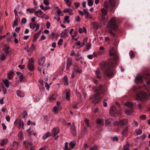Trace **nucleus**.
Segmentation results:
<instances>
[{
    "label": "nucleus",
    "instance_id": "1",
    "mask_svg": "<svg viewBox=\"0 0 150 150\" xmlns=\"http://www.w3.org/2000/svg\"><path fill=\"white\" fill-rule=\"evenodd\" d=\"M109 52L111 56H113V59L109 60L108 63V66L110 67H114L116 66V61L118 59L117 53L115 51V49L113 47L110 48Z\"/></svg>",
    "mask_w": 150,
    "mask_h": 150
},
{
    "label": "nucleus",
    "instance_id": "2",
    "mask_svg": "<svg viewBox=\"0 0 150 150\" xmlns=\"http://www.w3.org/2000/svg\"><path fill=\"white\" fill-rule=\"evenodd\" d=\"M148 97V96L144 92L141 91L137 95L136 98L139 100L143 99H146Z\"/></svg>",
    "mask_w": 150,
    "mask_h": 150
},
{
    "label": "nucleus",
    "instance_id": "3",
    "mask_svg": "<svg viewBox=\"0 0 150 150\" xmlns=\"http://www.w3.org/2000/svg\"><path fill=\"white\" fill-rule=\"evenodd\" d=\"M109 26L110 27L115 30L117 27V25L116 24V19L115 18H113L110 21Z\"/></svg>",
    "mask_w": 150,
    "mask_h": 150
},
{
    "label": "nucleus",
    "instance_id": "4",
    "mask_svg": "<svg viewBox=\"0 0 150 150\" xmlns=\"http://www.w3.org/2000/svg\"><path fill=\"white\" fill-rule=\"evenodd\" d=\"M34 62L33 58L31 57L29 59L28 62V67L30 71H33L34 69V67L33 63Z\"/></svg>",
    "mask_w": 150,
    "mask_h": 150
},
{
    "label": "nucleus",
    "instance_id": "5",
    "mask_svg": "<svg viewBox=\"0 0 150 150\" xmlns=\"http://www.w3.org/2000/svg\"><path fill=\"white\" fill-rule=\"evenodd\" d=\"M104 73L106 76L108 77H110L113 75V71L111 69H108L105 70Z\"/></svg>",
    "mask_w": 150,
    "mask_h": 150
},
{
    "label": "nucleus",
    "instance_id": "6",
    "mask_svg": "<svg viewBox=\"0 0 150 150\" xmlns=\"http://www.w3.org/2000/svg\"><path fill=\"white\" fill-rule=\"evenodd\" d=\"M30 29H34L36 28L35 31L38 30L39 28L40 25L39 24H37L36 23H31L30 25Z\"/></svg>",
    "mask_w": 150,
    "mask_h": 150
},
{
    "label": "nucleus",
    "instance_id": "7",
    "mask_svg": "<svg viewBox=\"0 0 150 150\" xmlns=\"http://www.w3.org/2000/svg\"><path fill=\"white\" fill-rule=\"evenodd\" d=\"M59 129L58 127L54 128L52 129V134L53 137H55L59 132Z\"/></svg>",
    "mask_w": 150,
    "mask_h": 150
},
{
    "label": "nucleus",
    "instance_id": "8",
    "mask_svg": "<svg viewBox=\"0 0 150 150\" xmlns=\"http://www.w3.org/2000/svg\"><path fill=\"white\" fill-rule=\"evenodd\" d=\"M9 48V47L8 45H4L3 46V50L4 52L5 53L6 55L8 54L9 53L8 50Z\"/></svg>",
    "mask_w": 150,
    "mask_h": 150
},
{
    "label": "nucleus",
    "instance_id": "9",
    "mask_svg": "<svg viewBox=\"0 0 150 150\" xmlns=\"http://www.w3.org/2000/svg\"><path fill=\"white\" fill-rule=\"evenodd\" d=\"M71 131L74 136L76 135V132L75 130V127L74 123H72L70 128Z\"/></svg>",
    "mask_w": 150,
    "mask_h": 150
},
{
    "label": "nucleus",
    "instance_id": "10",
    "mask_svg": "<svg viewBox=\"0 0 150 150\" xmlns=\"http://www.w3.org/2000/svg\"><path fill=\"white\" fill-rule=\"evenodd\" d=\"M45 58L44 57H42L40 58L38 60L39 65L40 66H42L45 63Z\"/></svg>",
    "mask_w": 150,
    "mask_h": 150
},
{
    "label": "nucleus",
    "instance_id": "11",
    "mask_svg": "<svg viewBox=\"0 0 150 150\" xmlns=\"http://www.w3.org/2000/svg\"><path fill=\"white\" fill-rule=\"evenodd\" d=\"M72 64V60L70 58H68L67 59V66L66 68V69L68 70Z\"/></svg>",
    "mask_w": 150,
    "mask_h": 150
},
{
    "label": "nucleus",
    "instance_id": "12",
    "mask_svg": "<svg viewBox=\"0 0 150 150\" xmlns=\"http://www.w3.org/2000/svg\"><path fill=\"white\" fill-rule=\"evenodd\" d=\"M59 35L56 33H52L51 35H50V37L52 38V40L54 39L56 40L59 37Z\"/></svg>",
    "mask_w": 150,
    "mask_h": 150
},
{
    "label": "nucleus",
    "instance_id": "13",
    "mask_svg": "<svg viewBox=\"0 0 150 150\" xmlns=\"http://www.w3.org/2000/svg\"><path fill=\"white\" fill-rule=\"evenodd\" d=\"M68 34L67 29H65L61 34V36L62 38H64L67 36Z\"/></svg>",
    "mask_w": 150,
    "mask_h": 150
},
{
    "label": "nucleus",
    "instance_id": "14",
    "mask_svg": "<svg viewBox=\"0 0 150 150\" xmlns=\"http://www.w3.org/2000/svg\"><path fill=\"white\" fill-rule=\"evenodd\" d=\"M133 108H132L130 109H127L125 111V114L127 115H129L133 112Z\"/></svg>",
    "mask_w": 150,
    "mask_h": 150
},
{
    "label": "nucleus",
    "instance_id": "15",
    "mask_svg": "<svg viewBox=\"0 0 150 150\" xmlns=\"http://www.w3.org/2000/svg\"><path fill=\"white\" fill-rule=\"evenodd\" d=\"M43 13V12L40 9L35 12V14L38 17H40Z\"/></svg>",
    "mask_w": 150,
    "mask_h": 150
},
{
    "label": "nucleus",
    "instance_id": "16",
    "mask_svg": "<svg viewBox=\"0 0 150 150\" xmlns=\"http://www.w3.org/2000/svg\"><path fill=\"white\" fill-rule=\"evenodd\" d=\"M35 46L32 44L30 48L27 50V52H29L32 53L35 50Z\"/></svg>",
    "mask_w": 150,
    "mask_h": 150
},
{
    "label": "nucleus",
    "instance_id": "17",
    "mask_svg": "<svg viewBox=\"0 0 150 150\" xmlns=\"http://www.w3.org/2000/svg\"><path fill=\"white\" fill-rule=\"evenodd\" d=\"M2 81L5 85L8 88L9 86L10 82L7 79H3Z\"/></svg>",
    "mask_w": 150,
    "mask_h": 150
},
{
    "label": "nucleus",
    "instance_id": "18",
    "mask_svg": "<svg viewBox=\"0 0 150 150\" xmlns=\"http://www.w3.org/2000/svg\"><path fill=\"white\" fill-rule=\"evenodd\" d=\"M114 123V120L111 119H108L106 121L105 124L109 125Z\"/></svg>",
    "mask_w": 150,
    "mask_h": 150
},
{
    "label": "nucleus",
    "instance_id": "19",
    "mask_svg": "<svg viewBox=\"0 0 150 150\" xmlns=\"http://www.w3.org/2000/svg\"><path fill=\"white\" fill-rule=\"evenodd\" d=\"M16 94L18 96L20 97H23L24 96V93L22 92L20 90H18L16 91Z\"/></svg>",
    "mask_w": 150,
    "mask_h": 150
},
{
    "label": "nucleus",
    "instance_id": "20",
    "mask_svg": "<svg viewBox=\"0 0 150 150\" xmlns=\"http://www.w3.org/2000/svg\"><path fill=\"white\" fill-rule=\"evenodd\" d=\"M24 145L26 149H28L29 145L32 146V144L31 142H28L26 141L23 142Z\"/></svg>",
    "mask_w": 150,
    "mask_h": 150
},
{
    "label": "nucleus",
    "instance_id": "21",
    "mask_svg": "<svg viewBox=\"0 0 150 150\" xmlns=\"http://www.w3.org/2000/svg\"><path fill=\"white\" fill-rule=\"evenodd\" d=\"M101 69L103 70L104 69L106 68V64L105 62L104 61L100 63Z\"/></svg>",
    "mask_w": 150,
    "mask_h": 150
},
{
    "label": "nucleus",
    "instance_id": "22",
    "mask_svg": "<svg viewBox=\"0 0 150 150\" xmlns=\"http://www.w3.org/2000/svg\"><path fill=\"white\" fill-rule=\"evenodd\" d=\"M51 134L49 132H47L45 133L42 137V139L43 140L46 139L48 137L51 135Z\"/></svg>",
    "mask_w": 150,
    "mask_h": 150
},
{
    "label": "nucleus",
    "instance_id": "23",
    "mask_svg": "<svg viewBox=\"0 0 150 150\" xmlns=\"http://www.w3.org/2000/svg\"><path fill=\"white\" fill-rule=\"evenodd\" d=\"M128 123V120L127 119H125L120 122V124L122 125H127Z\"/></svg>",
    "mask_w": 150,
    "mask_h": 150
},
{
    "label": "nucleus",
    "instance_id": "24",
    "mask_svg": "<svg viewBox=\"0 0 150 150\" xmlns=\"http://www.w3.org/2000/svg\"><path fill=\"white\" fill-rule=\"evenodd\" d=\"M97 123L99 125L103 126L104 125V120L102 119H98L97 121Z\"/></svg>",
    "mask_w": 150,
    "mask_h": 150
},
{
    "label": "nucleus",
    "instance_id": "25",
    "mask_svg": "<svg viewBox=\"0 0 150 150\" xmlns=\"http://www.w3.org/2000/svg\"><path fill=\"white\" fill-rule=\"evenodd\" d=\"M95 74L96 76V78H100L101 77V73L99 69L96 70L95 72Z\"/></svg>",
    "mask_w": 150,
    "mask_h": 150
},
{
    "label": "nucleus",
    "instance_id": "26",
    "mask_svg": "<svg viewBox=\"0 0 150 150\" xmlns=\"http://www.w3.org/2000/svg\"><path fill=\"white\" fill-rule=\"evenodd\" d=\"M14 74L13 71H10L7 74V77L9 79H11L13 78V76Z\"/></svg>",
    "mask_w": 150,
    "mask_h": 150
},
{
    "label": "nucleus",
    "instance_id": "27",
    "mask_svg": "<svg viewBox=\"0 0 150 150\" xmlns=\"http://www.w3.org/2000/svg\"><path fill=\"white\" fill-rule=\"evenodd\" d=\"M128 130V128L127 127L124 129L122 132V134L124 136L126 137L127 135V132Z\"/></svg>",
    "mask_w": 150,
    "mask_h": 150
},
{
    "label": "nucleus",
    "instance_id": "28",
    "mask_svg": "<svg viewBox=\"0 0 150 150\" xmlns=\"http://www.w3.org/2000/svg\"><path fill=\"white\" fill-rule=\"evenodd\" d=\"M92 25L94 28L96 29L98 28L100 26V24L99 23L95 22L92 23Z\"/></svg>",
    "mask_w": 150,
    "mask_h": 150
},
{
    "label": "nucleus",
    "instance_id": "29",
    "mask_svg": "<svg viewBox=\"0 0 150 150\" xmlns=\"http://www.w3.org/2000/svg\"><path fill=\"white\" fill-rule=\"evenodd\" d=\"M94 99L93 100V102L95 104L97 103L100 100V98H96V97L97 96V95H95L93 96Z\"/></svg>",
    "mask_w": 150,
    "mask_h": 150
},
{
    "label": "nucleus",
    "instance_id": "30",
    "mask_svg": "<svg viewBox=\"0 0 150 150\" xmlns=\"http://www.w3.org/2000/svg\"><path fill=\"white\" fill-rule=\"evenodd\" d=\"M135 81H138V82H141L142 81V77L140 76H137L135 79Z\"/></svg>",
    "mask_w": 150,
    "mask_h": 150
},
{
    "label": "nucleus",
    "instance_id": "31",
    "mask_svg": "<svg viewBox=\"0 0 150 150\" xmlns=\"http://www.w3.org/2000/svg\"><path fill=\"white\" fill-rule=\"evenodd\" d=\"M19 128L23 129L24 128V122L23 121L19 120L18 121Z\"/></svg>",
    "mask_w": 150,
    "mask_h": 150
},
{
    "label": "nucleus",
    "instance_id": "32",
    "mask_svg": "<svg viewBox=\"0 0 150 150\" xmlns=\"http://www.w3.org/2000/svg\"><path fill=\"white\" fill-rule=\"evenodd\" d=\"M6 59V56L3 53H1L0 55V60L1 61H4Z\"/></svg>",
    "mask_w": 150,
    "mask_h": 150
},
{
    "label": "nucleus",
    "instance_id": "33",
    "mask_svg": "<svg viewBox=\"0 0 150 150\" xmlns=\"http://www.w3.org/2000/svg\"><path fill=\"white\" fill-rule=\"evenodd\" d=\"M64 83L65 85H67L68 84V83L67 80V76L65 75L64 77Z\"/></svg>",
    "mask_w": 150,
    "mask_h": 150
},
{
    "label": "nucleus",
    "instance_id": "34",
    "mask_svg": "<svg viewBox=\"0 0 150 150\" xmlns=\"http://www.w3.org/2000/svg\"><path fill=\"white\" fill-rule=\"evenodd\" d=\"M87 41V38H84L83 40V42L81 43V46L80 47L78 48L79 49L80 48L82 47L83 46L85 45V43H86Z\"/></svg>",
    "mask_w": 150,
    "mask_h": 150
},
{
    "label": "nucleus",
    "instance_id": "35",
    "mask_svg": "<svg viewBox=\"0 0 150 150\" xmlns=\"http://www.w3.org/2000/svg\"><path fill=\"white\" fill-rule=\"evenodd\" d=\"M142 130L140 129H137L135 130V132L136 134L137 135H140L142 133Z\"/></svg>",
    "mask_w": 150,
    "mask_h": 150
},
{
    "label": "nucleus",
    "instance_id": "36",
    "mask_svg": "<svg viewBox=\"0 0 150 150\" xmlns=\"http://www.w3.org/2000/svg\"><path fill=\"white\" fill-rule=\"evenodd\" d=\"M79 31L80 33H82L83 32L86 33L87 31L86 29L84 27H83L82 28H80L79 29Z\"/></svg>",
    "mask_w": 150,
    "mask_h": 150
},
{
    "label": "nucleus",
    "instance_id": "37",
    "mask_svg": "<svg viewBox=\"0 0 150 150\" xmlns=\"http://www.w3.org/2000/svg\"><path fill=\"white\" fill-rule=\"evenodd\" d=\"M101 11L103 16H106L107 15V12L105 9L103 8H102L101 9Z\"/></svg>",
    "mask_w": 150,
    "mask_h": 150
},
{
    "label": "nucleus",
    "instance_id": "38",
    "mask_svg": "<svg viewBox=\"0 0 150 150\" xmlns=\"http://www.w3.org/2000/svg\"><path fill=\"white\" fill-rule=\"evenodd\" d=\"M8 142V139H4L2 140L1 143V146H3L5 145Z\"/></svg>",
    "mask_w": 150,
    "mask_h": 150
},
{
    "label": "nucleus",
    "instance_id": "39",
    "mask_svg": "<svg viewBox=\"0 0 150 150\" xmlns=\"http://www.w3.org/2000/svg\"><path fill=\"white\" fill-rule=\"evenodd\" d=\"M110 4V9L111 11L113 12L114 8L115 6V3Z\"/></svg>",
    "mask_w": 150,
    "mask_h": 150
},
{
    "label": "nucleus",
    "instance_id": "40",
    "mask_svg": "<svg viewBox=\"0 0 150 150\" xmlns=\"http://www.w3.org/2000/svg\"><path fill=\"white\" fill-rule=\"evenodd\" d=\"M18 136L19 138L21 140H22L23 139V133L22 132H19L18 134Z\"/></svg>",
    "mask_w": 150,
    "mask_h": 150
},
{
    "label": "nucleus",
    "instance_id": "41",
    "mask_svg": "<svg viewBox=\"0 0 150 150\" xmlns=\"http://www.w3.org/2000/svg\"><path fill=\"white\" fill-rule=\"evenodd\" d=\"M40 6L42 9L44 10L45 11L50 8V7L49 6L44 7L42 5H40Z\"/></svg>",
    "mask_w": 150,
    "mask_h": 150
},
{
    "label": "nucleus",
    "instance_id": "42",
    "mask_svg": "<svg viewBox=\"0 0 150 150\" xmlns=\"http://www.w3.org/2000/svg\"><path fill=\"white\" fill-rule=\"evenodd\" d=\"M60 108H58L57 106H54L53 107V111L55 113H57L58 112V109Z\"/></svg>",
    "mask_w": 150,
    "mask_h": 150
},
{
    "label": "nucleus",
    "instance_id": "43",
    "mask_svg": "<svg viewBox=\"0 0 150 150\" xmlns=\"http://www.w3.org/2000/svg\"><path fill=\"white\" fill-rule=\"evenodd\" d=\"M129 144L128 143H127L126 145H125L123 147V150H129Z\"/></svg>",
    "mask_w": 150,
    "mask_h": 150
},
{
    "label": "nucleus",
    "instance_id": "44",
    "mask_svg": "<svg viewBox=\"0 0 150 150\" xmlns=\"http://www.w3.org/2000/svg\"><path fill=\"white\" fill-rule=\"evenodd\" d=\"M76 145V143L74 142H71L69 143V145L70 148L71 149H72Z\"/></svg>",
    "mask_w": 150,
    "mask_h": 150
},
{
    "label": "nucleus",
    "instance_id": "45",
    "mask_svg": "<svg viewBox=\"0 0 150 150\" xmlns=\"http://www.w3.org/2000/svg\"><path fill=\"white\" fill-rule=\"evenodd\" d=\"M68 143L67 142H66L65 143L64 148V150H71L68 146Z\"/></svg>",
    "mask_w": 150,
    "mask_h": 150
},
{
    "label": "nucleus",
    "instance_id": "46",
    "mask_svg": "<svg viewBox=\"0 0 150 150\" xmlns=\"http://www.w3.org/2000/svg\"><path fill=\"white\" fill-rule=\"evenodd\" d=\"M55 100V98L54 95L50 96L49 97V101L50 102H53Z\"/></svg>",
    "mask_w": 150,
    "mask_h": 150
},
{
    "label": "nucleus",
    "instance_id": "47",
    "mask_svg": "<svg viewBox=\"0 0 150 150\" xmlns=\"http://www.w3.org/2000/svg\"><path fill=\"white\" fill-rule=\"evenodd\" d=\"M35 10V9L34 8H28L26 9V11H29L30 13H33L34 11Z\"/></svg>",
    "mask_w": 150,
    "mask_h": 150
},
{
    "label": "nucleus",
    "instance_id": "48",
    "mask_svg": "<svg viewBox=\"0 0 150 150\" xmlns=\"http://www.w3.org/2000/svg\"><path fill=\"white\" fill-rule=\"evenodd\" d=\"M104 6L106 8L108 9L109 8V4L108 1H105L104 4Z\"/></svg>",
    "mask_w": 150,
    "mask_h": 150
},
{
    "label": "nucleus",
    "instance_id": "49",
    "mask_svg": "<svg viewBox=\"0 0 150 150\" xmlns=\"http://www.w3.org/2000/svg\"><path fill=\"white\" fill-rule=\"evenodd\" d=\"M70 93L69 92H67L66 93V99L67 100H69Z\"/></svg>",
    "mask_w": 150,
    "mask_h": 150
},
{
    "label": "nucleus",
    "instance_id": "50",
    "mask_svg": "<svg viewBox=\"0 0 150 150\" xmlns=\"http://www.w3.org/2000/svg\"><path fill=\"white\" fill-rule=\"evenodd\" d=\"M86 125L88 127H91V126L89 123V120L87 119H85L84 120Z\"/></svg>",
    "mask_w": 150,
    "mask_h": 150
},
{
    "label": "nucleus",
    "instance_id": "51",
    "mask_svg": "<svg viewBox=\"0 0 150 150\" xmlns=\"http://www.w3.org/2000/svg\"><path fill=\"white\" fill-rule=\"evenodd\" d=\"M69 16H65L64 18L65 21L66 22L68 23H69Z\"/></svg>",
    "mask_w": 150,
    "mask_h": 150
},
{
    "label": "nucleus",
    "instance_id": "52",
    "mask_svg": "<svg viewBox=\"0 0 150 150\" xmlns=\"http://www.w3.org/2000/svg\"><path fill=\"white\" fill-rule=\"evenodd\" d=\"M91 47V45L89 42L87 43L86 46V48L87 50H89Z\"/></svg>",
    "mask_w": 150,
    "mask_h": 150
},
{
    "label": "nucleus",
    "instance_id": "53",
    "mask_svg": "<svg viewBox=\"0 0 150 150\" xmlns=\"http://www.w3.org/2000/svg\"><path fill=\"white\" fill-rule=\"evenodd\" d=\"M93 0H88V4L89 6H91L93 5Z\"/></svg>",
    "mask_w": 150,
    "mask_h": 150
},
{
    "label": "nucleus",
    "instance_id": "54",
    "mask_svg": "<svg viewBox=\"0 0 150 150\" xmlns=\"http://www.w3.org/2000/svg\"><path fill=\"white\" fill-rule=\"evenodd\" d=\"M39 36V35H37L35 33L33 36V41L34 42H35L37 40V38H38Z\"/></svg>",
    "mask_w": 150,
    "mask_h": 150
},
{
    "label": "nucleus",
    "instance_id": "55",
    "mask_svg": "<svg viewBox=\"0 0 150 150\" xmlns=\"http://www.w3.org/2000/svg\"><path fill=\"white\" fill-rule=\"evenodd\" d=\"M55 8L57 9V13L58 15H59L62 12L59 9V7L58 6H57L55 7Z\"/></svg>",
    "mask_w": 150,
    "mask_h": 150
},
{
    "label": "nucleus",
    "instance_id": "56",
    "mask_svg": "<svg viewBox=\"0 0 150 150\" xmlns=\"http://www.w3.org/2000/svg\"><path fill=\"white\" fill-rule=\"evenodd\" d=\"M125 105L127 106H132L133 105V104L131 102H127L125 103Z\"/></svg>",
    "mask_w": 150,
    "mask_h": 150
},
{
    "label": "nucleus",
    "instance_id": "57",
    "mask_svg": "<svg viewBox=\"0 0 150 150\" xmlns=\"http://www.w3.org/2000/svg\"><path fill=\"white\" fill-rule=\"evenodd\" d=\"M116 113V111H110V114L112 116H114Z\"/></svg>",
    "mask_w": 150,
    "mask_h": 150
},
{
    "label": "nucleus",
    "instance_id": "58",
    "mask_svg": "<svg viewBox=\"0 0 150 150\" xmlns=\"http://www.w3.org/2000/svg\"><path fill=\"white\" fill-rule=\"evenodd\" d=\"M64 1L66 2L67 5L68 6H70L71 5V3L69 2L70 0H64Z\"/></svg>",
    "mask_w": 150,
    "mask_h": 150
},
{
    "label": "nucleus",
    "instance_id": "59",
    "mask_svg": "<svg viewBox=\"0 0 150 150\" xmlns=\"http://www.w3.org/2000/svg\"><path fill=\"white\" fill-rule=\"evenodd\" d=\"M17 21L18 19H16L14 20V21L13 24V27H15L16 26L18 25Z\"/></svg>",
    "mask_w": 150,
    "mask_h": 150
},
{
    "label": "nucleus",
    "instance_id": "60",
    "mask_svg": "<svg viewBox=\"0 0 150 150\" xmlns=\"http://www.w3.org/2000/svg\"><path fill=\"white\" fill-rule=\"evenodd\" d=\"M103 88V86L102 85H100L99 86V89L96 90V92L98 94H99V91L101 90Z\"/></svg>",
    "mask_w": 150,
    "mask_h": 150
},
{
    "label": "nucleus",
    "instance_id": "61",
    "mask_svg": "<svg viewBox=\"0 0 150 150\" xmlns=\"http://www.w3.org/2000/svg\"><path fill=\"white\" fill-rule=\"evenodd\" d=\"M90 150H98V148L96 146L91 147Z\"/></svg>",
    "mask_w": 150,
    "mask_h": 150
},
{
    "label": "nucleus",
    "instance_id": "62",
    "mask_svg": "<svg viewBox=\"0 0 150 150\" xmlns=\"http://www.w3.org/2000/svg\"><path fill=\"white\" fill-rule=\"evenodd\" d=\"M76 75V74L74 71L73 70L72 71V73L71 76V78H74L75 77V76Z\"/></svg>",
    "mask_w": 150,
    "mask_h": 150
},
{
    "label": "nucleus",
    "instance_id": "63",
    "mask_svg": "<svg viewBox=\"0 0 150 150\" xmlns=\"http://www.w3.org/2000/svg\"><path fill=\"white\" fill-rule=\"evenodd\" d=\"M63 41V40L62 39H60L57 42V44L59 45H62V42Z\"/></svg>",
    "mask_w": 150,
    "mask_h": 150
},
{
    "label": "nucleus",
    "instance_id": "64",
    "mask_svg": "<svg viewBox=\"0 0 150 150\" xmlns=\"http://www.w3.org/2000/svg\"><path fill=\"white\" fill-rule=\"evenodd\" d=\"M129 55L131 58H133L134 56V52L132 51H130Z\"/></svg>",
    "mask_w": 150,
    "mask_h": 150
}]
</instances>
